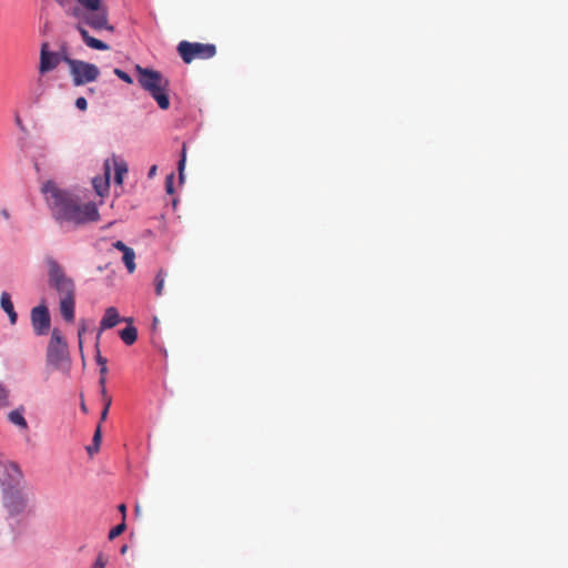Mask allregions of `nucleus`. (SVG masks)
<instances>
[{
	"mask_svg": "<svg viewBox=\"0 0 568 568\" xmlns=\"http://www.w3.org/2000/svg\"><path fill=\"white\" fill-rule=\"evenodd\" d=\"M42 192L52 217L64 232L74 231L100 219L98 207L93 202L82 203L77 195L60 189L51 181L42 186Z\"/></svg>",
	"mask_w": 568,
	"mask_h": 568,
	"instance_id": "obj_1",
	"label": "nucleus"
},
{
	"mask_svg": "<svg viewBox=\"0 0 568 568\" xmlns=\"http://www.w3.org/2000/svg\"><path fill=\"white\" fill-rule=\"evenodd\" d=\"M54 2L61 8L64 17L74 23L83 42L89 48L109 50L106 43L91 37L85 29L88 26L93 30L114 31V27L109 23V11L102 0H54Z\"/></svg>",
	"mask_w": 568,
	"mask_h": 568,
	"instance_id": "obj_2",
	"label": "nucleus"
},
{
	"mask_svg": "<svg viewBox=\"0 0 568 568\" xmlns=\"http://www.w3.org/2000/svg\"><path fill=\"white\" fill-rule=\"evenodd\" d=\"M49 268V282L60 294V312L67 322L74 320V284L67 277L60 264L49 257L47 260Z\"/></svg>",
	"mask_w": 568,
	"mask_h": 568,
	"instance_id": "obj_3",
	"label": "nucleus"
},
{
	"mask_svg": "<svg viewBox=\"0 0 568 568\" xmlns=\"http://www.w3.org/2000/svg\"><path fill=\"white\" fill-rule=\"evenodd\" d=\"M136 71L140 85L152 95L162 110L169 109V80L161 72L140 65H136Z\"/></svg>",
	"mask_w": 568,
	"mask_h": 568,
	"instance_id": "obj_4",
	"label": "nucleus"
},
{
	"mask_svg": "<svg viewBox=\"0 0 568 568\" xmlns=\"http://www.w3.org/2000/svg\"><path fill=\"white\" fill-rule=\"evenodd\" d=\"M45 361L47 364L52 366L54 369H68V345L60 331L57 328L52 331L51 338L47 348Z\"/></svg>",
	"mask_w": 568,
	"mask_h": 568,
	"instance_id": "obj_5",
	"label": "nucleus"
},
{
	"mask_svg": "<svg viewBox=\"0 0 568 568\" xmlns=\"http://www.w3.org/2000/svg\"><path fill=\"white\" fill-rule=\"evenodd\" d=\"M69 72L72 78L73 85L81 87L95 81L100 75L99 68L93 64L78 59H67Z\"/></svg>",
	"mask_w": 568,
	"mask_h": 568,
	"instance_id": "obj_6",
	"label": "nucleus"
},
{
	"mask_svg": "<svg viewBox=\"0 0 568 568\" xmlns=\"http://www.w3.org/2000/svg\"><path fill=\"white\" fill-rule=\"evenodd\" d=\"M178 52L185 63H191L195 59L206 60L216 54V47L211 43L181 41L178 44Z\"/></svg>",
	"mask_w": 568,
	"mask_h": 568,
	"instance_id": "obj_7",
	"label": "nucleus"
},
{
	"mask_svg": "<svg viewBox=\"0 0 568 568\" xmlns=\"http://www.w3.org/2000/svg\"><path fill=\"white\" fill-rule=\"evenodd\" d=\"M0 486L2 493L24 486L23 474L18 464L9 460L0 462Z\"/></svg>",
	"mask_w": 568,
	"mask_h": 568,
	"instance_id": "obj_8",
	"label": "nucleus"
},
{
	"mask_svg": "<svg viewBox=\"0 0 568 568\" xmlns=\"http://www.w3.org/2000/svg\"><path fill=\"white\" fill-rule=\"evenodd\" d=\"M24 486L3 491V506L10 515L16 516L23 513L29 503V494L23 490Z\"/></svg>",
	"mask_w": 568,
	"mask_h": 568,
	"instance_id": "obj_9",
	"label": "nucleus"
},
{
	"mask_svg": "<svg viewBox=\"0 0 568 568\" xmlns=\"http://www.w3.org/2000/svg\"><path fill=\"white\" fill-rule=\"evenodd\" d=\"M70 59L64 50L54 52L50 51L49 43L43 42L40 49L39 73L41 75L54 70L62 61L67 63Z\"/></svg>",
	"mask_w": 568,
	"mask_h": 568,
	"instance_id": "obj_10",
	"label": "nucleus"
},
{
	"mask_svg": "<svg viewBox=\"0 0 568 568\" xmlns=\"http://www.w3.org/2000/svg\"><path fill=\"white\" fill-rule=\"evenodd\" d=\"M31 322L37 335H45L50 329V314L44 305H39L31 311Z\"/></svg>",
	"mask_w": 568,
	"mask_h": 568,
	"instance_id": "obj_11",
	"label": "nucleus"
},
{
	"mask_svg": "<svg viewBox=\"0 0 568 568\" xmlns=\"http://www.w3.org/2000/svg\"><path fill=\"white\" fill-rule=\"evenodd\" d=\"M113 247L121 251L123 253L122 261L130 274L135 271V253L134 251L126 246L122 241H116L113 244Z\"/></svg>",
	"mask_w": 568,
	"mask_h": 568,
	"instance_id": "obj_12",
	"label": "nucleus"
},
{
	"mask_svg": "<svg viewBox=\"0 0 568 568\" xmlns=\"http://www.w3.org/2000/svg\"><path fill=\"white\" fill-rule=\"evenodd\" d=\"M47 90H48V82L40 74V77L36 80V82L30 85L29 94H30L31 101L33 103H39L40 100L43 98V95L47 93Z\"/></svg>",
	"mask_w": 568,
	"mask_h": 568,
	"instance_id": "obj_13",
	"label": "nucleus"
},
{
	"mask_svg": "<svg viewBox=\"0 0 568 568\" xmlns=\"http://www.w3.org/2000/svg\"><path fill=\"white\" fill-rule=\"evenodd\" d=\"M121 322L119 312L115 307L110 306L105 310L100 322V331L110 329Z\"/></svg>",
	"mask_w": 568,
	"mask_h": 568,
	"instance_id": "obj_14",
	"label": "nucleus"
},
{
	"mask_svg": "<svg viewBox=\"0 0 568 568\" xmlns=\"http://www.w3.org/2000/svg\"><path fill=\"white\" fill-rule=\"evenodd\" d=\"M109 180H110V160L108 159L104 163V176L103 178H94L92 183L95 192L103 196L109 190Z\"/></svg>",
	"mask_w": 568,
	"mask_h": 568,
	"instance_id": "obj_15",
	"label": "nucleus"
},
{
	"mask_svg": "<svg viewBox=\"0 0 568 568\" xmlns=\"http://www.w3.org/2000/svg\"><path fill=\"white\" fill-rule=\"evenodd\" d=\"M0 305H1V308L7 313L10 324L14 325L18 321V314L14 311V306L11 301V296L8 292L1 293Z\"/></svg>",
	"mask_w": 568,
	"mask_h": 568,
	"instance_id": "obj_16",
	"label": "nucleus"
},
{
	"mask_svg": "<svg viewBox=\"0 0 568 568\" xmlns=\"http://www.w3.org/2000/svg\"><path fill=\"white\" fill-rule=\"evenodd\" d=\"M111 160L113 162L114 170H115L114 182L116 184H122L123 176L128 172V165H126V163L123 160L119 161L115 156H112Z\"/></svg>",
	"mask_w": 568,
	"mask_h": 568,
	"instance_id": "obj_17",
	"label": "nucleus"
},
{
	"mask_svg": "<svg viewBox=\"0 0 568 568\" xmlns=\"http://www.w3.org/2000/svg\"><path fill=\"white\" fill-rule=\"evenodd\" d=\"M120 337L126 345H132L138 338V329L130 324L120 332Z\"/></svg>",
	"mask_w": 568,
	"mask_h": 568,
	"instance_id": "obj_18",
	"label": "nucleus"
},
{
	"mask_svg": "<svg viewBox=\"0 0 568 568\" xmlns=\"http://www.w3.org/2000/svg\"><path fill=\"white\" fill-rule=\"evenodd\" d=\"M8 418L12 424L19 426L20 428H22V429L28 428V423H27L26 418L23 417L21 410H19V409L11 410L8 415Z\"/></svg>",
	"mask_w": 568,
	"mask_h": 568,
	"instance_id": "obj_19",
	"label": "nucleus"
},
{
	"mask_svg": "<svg viewBox=\"0 0 568 568\" xmlns=\"http://www.w3.org/2000/svg\"><path fill=\"white\" fill-rule=\"evenodd\" d=\"M165 277L166 273L163 270H160L155 275V294L158 296H161L163 293Z\"/></svg>",
	"mask_w": 568,
	"mask_h": 568,
	"instance_id": "obj_20",
	"label": "nucleus"
},
{
	"mask_svg": "<svg viewBox=\"0 0 568 568\" xmlns=\"http://www.w3.org/2000/svg\"><path fill=\"white\" fill-rule=\"evenodd\" d=\"M101 397H102V402H103V409L101 412L100 420L104 422L108 417V413H109L110 406L112 404V398L104 390H103V394H101Z\"/></svg>",
	"mask_w": 568,
	"mask_h": 568,
	"instance_id": "obj_21",
	"label": "nucleus"
},
{
	"mask_svg": "<svg viewBox=\"0 0 568 568\" xmlns=\"http://www.w3.org/2000/svg\"><path fill=\"white\" fill-rule=\"evenodd\" d=\"M101 444V425L99 424L92 439V446L88 447L89 454H93L99 450Z\"/></svg>",
	"mask_w": 568,
	"mask_h": 568,
	"instance_id": "obj_22",
	"label": "nucleus"
},
{
	"mask_svg": "<svg viewBox=\"0 0 568 568\" xmlns=\"http://www.w3.org/2000/svg\"><path fill=\"white\" fill-rule=\"evenodd\" d=\"M185 162H186V146H185V144H183L181 159H180L179 165H178L179 178L181 181H183V179H184Z\"/></svg>",
	"mask_w": 568,
	"mask_h": 568,
	"instance_id": "obj_23",
	"label": "nucleus"
},
{
	"mask_svg": "<svg viewBox=\"0 0 568 568\" xmlns=\"http://www.w3.org/2000/svg\"><path fill=\"white\" fill-rule=\"evenodd\" d=\"M126 528L125 521L122 520L121 524L116 525L109 531V539L113 540L118 536H120Z\"/></svg>",
	"mask_w": 568,
	"mask_h": 568,
	"instance_id": "obj_24",
	"label": "nucleus"
},
{
	"mask_svg": "<svg viewBox=\"0 0 568 568\" xmlns=\"http://www.w3.org/2000/svg\"><path fill=\"white\" fill-rule=\"evenodd\" d=\"M108 367L106 366H100V378H99V385L101 387V394H103V390L106 392L105 383H106V375Z\"/></svg>",
	"mask_w": 568,
	"mask_h": 568,
	"instance_id": "obj_25",
	"label": "nucleus"
},
{
	"mask_svg": "<svg viewBox=\"0 0 568 568\" xmlns=\"http://www.w3.org/2000/svg\"><path fill=\"white\" fill-rule=\"evenodd\" d=\"M114 74L126 83H132L131 77L121 69H114Z\"/></svg>",
	"mask_w": 568,
	"mask_h": 568,
	"instance_id": "obj_26",
	"label": "nucleus"
},
{
	"mask_svg": "<svg viewBox=\"0 0 568 568\" xmlns=\"http://www.w3.org/2000/svg\"><path fill=\"white\" fill-rule=\"evenodd\" d=\"M75 106L81 110V111H85L88 109V102H87V99L83 98V97H80L75 100Z\"/></svg>",
	"mask_w": 568,
	"mask_h": 568,
	"instance_id": "obj_27",
	"label": "nucleus"
},
{
	"mask_svg": "<svg viewBox=\"0 0 568 568\" xmlns=\"http://www.w3.org/2000/svg\"><path fill=\"white\" fill-rule=\"evenodd\" d=\"M8 393L3 386L0 385V407L8 405Z\"/></svg>",
	"mask_w": 568,
	"mask_h": 568,
	"instance_id": "obj_28",
	"label": "nucleus"
},
{
	"mask_svg": "<svg viewBox=\"0 0 568 568\" xmlns=\"http://www.w3.org/2000/svg\"><path fill=\"white\" fill-rule=\"evenodd\" d=\"M165 189L168 193H173V174H170L165 181Z\"/></svg>",
	"mask_w": 568,
	"mask_h": 568,
	"instance_id": "obj_29",
	"label": "nucleus"
},
{
	"mask_svg": "<svg viewBox=\"0 0 568 568\" xmlns=\"http://www.w3.org/2000/svg\"><path fill=\"white\" fill-rule=\"evenodd\" d=\"M92 568H105V561L102 555H99Z\"/></svg>",
	"mask_w": 568,
	"mask_h": 568,
	"instance_id": "obj_30",
	"label": "nucleus"
},
{
	"mask_svg": "<svg viewBox=\"0 0 568 568\" xmlns=\"http://www.w3.org/2000/svg\"><path fill=\"white\" fill-rule=\"evenodd\" d=\"M97 363H98L99 366H106L108 361H106L105 357L101 356L100 353H98V355H97Z\"/></svg>",
	"mask_w": 568,
	"mask_h": 568,
	"instance_id": "obj_31",
	"label": "nucleus"
},
{
	"mask_svg": "<svg viewBox=\"0 0 568 568\" xmlns=\"http://www.w3.org/2000/svg\"><path fill=\"white\" fill-rule=\"evenodd\" d=\"M156 170H158V166L156 165H152L150 168V170H149L148 176L149 178H153L156 174Z\"/></svg>",
	"mask_w": 568,
	"mask_h": 568,
	"instance_id": "obj_32",
	"label": "nucleus"
},
{
	"mask_svg": "<svg viewBox=\"0 0 568 568\" xmlns=\"http://www.w3.org/2000/svg\"><path fill=\"white\" fill-rule=\"evenodd\" d=\"M118 508H119V511H120V513H122V515H123L122 520H123V521H125V513H126V507H125V505H124V504H121V505H119V507H118Z\"/></svg>",
	"mask_w": 568,
	"mask_h": 568,
	"instance_id": "obj_33",
	"label": "nucleus"
},
{
	"mask_svg": "<svg viewBox=\"0 0 568 568\" xmlns=\"http://www.w3.org/2000/svg\"><path fill=\"white\" fill-rule=\"evenodd\" d=\"M85 332V326L82 325V327H80L79 329V344H80V347H82V341H81V336L82 334Z\"/></svg>",
	"mask_w": 568,
	"mask_h": 568,
	"instance_id": "obj_34",
	"label": "nucleus"
},
{
	"mask_svg": "<svg viewBox=\"0 0 568 568\" xmlns=\"http://www.w3.org/2000/svg\"><path fill=\"white\" fill-rule=\"evenodd\" d=\"M0 213H1V215H2L6 220H8V219H9V216H10V215H9V212H8V210H7V209L1 210V212H0Z\"/></svg>",
	"mask_w": 568,
	"mask_h": 568,
	"instance_id": "obj_35",
	"label": "nucleus"
},
{
	"mask_svg": "<svg viewBox=\"0 0 568 568\" xmlns=\"http://www.w3.org/2000/svg\"><path fill=\"white\" fill-rule=\"evenodd\" d=\"M135 513H136V514H139V513H140V506H139V505H136V506H135Z\"/></svg>",
	"mask_w": 568,
	"mask_h": 568,
	"instance_id": "obj_36",
	"label": "nucleus"
},
{
	"mask_svg": "<svg viewBox=\"0 0 568 568\" xmlns=\"http://www.w3.org/2000/svg\"><path fill=\"white\" fill-rule=\"evenodd\" d=\"M125 551H126V546H123V547L121 548V552H122V554H124Z\"/></svg>",
	"mask_w": 568,
	"mask_h": 568,
	"instance_id": "obj_37",
	"label": "nucleus"
},
{
	"mask_svg": "<svg viewBox=\"0 0 568 568\" xmlns=\"http://www.w3.org/2000/svg\"><path fill=\"white\" fill-rule=\"evenodd\" d=\"M124 321L131 323L132 322V318H125Z\"/></svg>",
	"mask_w": 568,
	"mask_h": 568,
	"instance_id": "obj_38",
	"label": "nucleus"
}]
</instances>
